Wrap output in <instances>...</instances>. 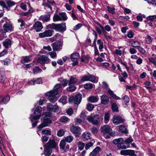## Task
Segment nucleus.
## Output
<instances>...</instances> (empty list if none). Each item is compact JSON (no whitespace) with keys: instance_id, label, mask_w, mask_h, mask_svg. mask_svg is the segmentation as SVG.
<instances>
[{"instance_id":"obj_1","label":"nucleus","mask_w":156,"mask_h":156,"mask_svg":"<svg viewBox=\"0 0 156 156\" xmlns=\"http://www.w3.org/2000/svg\"><path fill=\"white\" fill-rule=\"evenodd\" d=\"M41 107L38 106L35 109L34 113L30 115V119L32 122V125L33 127H34L37 125L38 122V120L41 116Z\"/></svg>"},{"instance_id":"obj_2","label":"nucleus","mask_w":156,"mask_h":156,"mask_svg":"<svg viewBox=\"0 0 156 156\" xmlns=\"http://www.w3.org/2000/svg\"><path fill=\"white\" fill-rule=\"evenodd\" d=\"M101 134L106 139L110 138L115 134V132L112 131L110 127L108 125H104L101 128Z\"/></svg>"},{"instance_id":"obj_3","label":"nucleus","mask_w":156,"mask_h":156,"mask_svg":"<svg viewBox=\"0 0 156 156\" xmlns=\"http://www.w3.org/2000/svg\"><path fill=\"white\" fill-rule=\"evenodd\" d=\"M50 27L56 31L62 32L65 31L66 29L65 23L55 24L52 23L50 24Z\"/></svg>"},{"instance_id":"obj_4","label":"nucleus","mask_w":156,"mask_h":156,"mask_svg":"<svg viewBox=\"0 0 156 156\" xmlns=\"http://www.w3.org/2000/svg\"><path fill=\"white\" fill-rule=\"evenodd\" d=\"M5 23L3 26V30L5 33L11 32L13 31L14 27L11 22L6 18L4 19Z\"/></svg>"},{"instance_id":"obj_5","label":"nucleus","mask_w":156,"mask_h":156,"mask_svg":"<svg viewBox=\"0 0 156 156\" xmlns=\"http://www.w3.org/2000/svg\"><path fill=\"white\" fill-rule=\"evenodd\" d=\"M81 95L80 94H76L75 97H71L69 98V103L73 102L75 104L78 105L81 102Z\"/></svg>"},{"instance_id":"obj_6","label":"nucleus","mask_w":156,"mask_h":156,"mask_svg":"<svg viewBox=\"0 0 156 156\" xmlns=\"http://www.w3.org/2000/svg\"><path fill=\"white\" fill-rule=\"evenodd\" d=\"M41 119L42 120V122L38 127V131H41L42 128L44 127L48 126L49 124L51 123V121L48 118H44V117H43Z\"/></svg>"},{"instance_id":"obj_7","label":"nucleus","mask_w":156,"mask_h":156,"mask_svg":"<svg viewBox=\"0 0 156 156\" xmlns=\"http://www.w3.org/2000/svg\"><path fill=\"white\" fill-rule=\"evenodd\" d=\"M57 92H53L51 91H49L45 94L46 96L48 97V99L52 103L55 102L57 100L55 96L57 95Z\"/></svg>"},{"instance_id":"obj_8","label":"nucleus","mask_w":156,"mask_h":156,"mask_svg":"<svg viewBox=\"0 0 156 156\" xmlns=\"http://www.w3.org/2000/svg\"><path fill=\"white\" fill-rule=\"evenodd\" d=\"M99 119V116L98 115H96L93 116L89 115L87 118V120L93 125H97L98 124Z\"/></svg>"},{"instance_id":"obj_9","label":"nucleus","mask_w":156,"mask_h":156,"mask_svg":"<svg viewBox=\"0 0 156 156\" xmlns=\"http://www.w3.org/2000/svg\"><path fill=\"white\" fill-rule=\"evenodd\" d=\"M50 59L45 55H42L37 59V62L41 64H47L49 63Z\"/></svg>"},{"instance_id":"obj_10","label":"nucleus","mask_w":156,"mask_h":156,"mask_svg":"<svg viewBox=\"0 0 156 156\" xmlns=\"http://www.w3.org/2000/svg\"><path fill=\"white\" fill-rule=\"evenodd\" d=\"M56 146V144L54 140H49L44 146L45 149H48L52 148H55Z\"/></svg>"},{"instance_id":"obj_11","label":"nucleus","mask_w":156,"mask_h":156,"mask_svg":"<svg viewBox=\"0 0 156 156\" xmlns=\"http://www.w3.org/2000/svg\"><path fill=\"white\" fill-rule=\"evenodd\" d=\"M47 110L54 112H56L59 111V107L58 105H52L50 103L47 104Z\"/></svg>"},{"instance_id":"obj_12","label":"nucleus","mask_w":156,"mask_h":156,"mask_svg":"<svg viewBox=\"0 0 156 156\" xmlns=\"http://www.w3.org/2000/svg\"><path fill=\"white\" fill-rule=\"evenodd\" d=\"M112 120L113 122L116 124L123 123L125 122L124 120L121 117L117 115L113 116Z\"/></svg>"},{"instance_id":"obj_13","label":"nucleus","mask_w":156,"mask_h":156,"mask_svg":"<svg viewBox=\"0 0 156 156\" xmlns=\"http://www.w3.org/2000/svg\"><path fill=\"white\" fill-rule=\"evenodd\" d=\"M43 28V26L41 23L38 21L36 22L32 27L33 29L37 32L40 31Z\"/></svg>"},{"instance_id":"obj_14","label":"nucleus","mask_w":156,"mask_h":156,"mask_svg":"<svg viewBox=\"0 0 156 156\" xmlns=\"http://www.w3.org/2000/svg\"><path fill=\"white\" fill-rule=\"evenodd\" d=\"M120 154L122 155H128L130 156H136L135 154L134 151L132 150H123L120 151Z\"/></svg>"},{"instance_id":"obj_15","label":"nucleus","mask_w":156,"mask_h":156,"mask_svg":"<svg viewBox=\"0 0 156 156\" xmlns=\"http://www.w3.org/2000/svg\"><path fill=\"white\" fill-rule=\"evenodd\" d=\"M60 148L64 152L68 151L69 149V146L68 145H66V143L64 140H61L59 144Z\"/></svg>"},{"instance_id":"obj_16","label":"nucleus","mask_w":156,"mask_h":156,"mask_svg":"<svg viewBox=\"0 0 156 156\" xmlns=\"http://www.w3.org/2000/svg\"><path fill=\"white\" fill-rule=\"evenodd\" d=\"M52 31L50 30H46L43 33H39V36L41 38L50 37L52 35Z\"/></svg>"},{"instance_id":"obj_17","label":"nucleus","mask_w":156,"mask_h":156,"mask_svg":"<svg viewBox=\"0 0 156 156\" xmlns=\"http://www.w3.org/2000/svg\"><path fill=\"white\" fill-rule=\"evenodd\" d=\"M54 51H59L62 49V45L60 42L57 41L52 44Z\"/></svg>"},{"instance_id":"obj_18","label":"nucleus","mask_w":156,"mask_h":156,"mask_svg":"<svg viewBox=\"0 0 156 156\" xmlns=\"http://www.w3.org/2000/svg\"><path fill=\"white\" fill-rule=\"evenodd\" d=\"M71 131L74 134L80 133L81 132V129L79 126H73L70 128Z\"/></svg>"},{"instance_id":"obj_19","label":"nucleus","mask_w":156,"mask_h":156,"mask_svg":"<svg viewBox=\"0 0 156 156\" xmlns=\"http://www.w3.org/2000/svg\"><path fill=\"white\" fill-rule=\"evenodd\" d=\"M62 88L61 87V86L60 84H56L54 87V90H51L53 92H57V94L58 93H61L62 91Z\"/></svg>"},{"instance_id":"obj_20","label":"nucleus","mask_w":156,"mask_h":156,"mask_svg":"<svg viewBox=\"0 0 156 156\" xmlns=\"http://www.w3.org/2000/svg\"><path fill=\"white\" fill-rule=\"evenodd\" d=\"M101 103L104 105H106L109 102V98L107 96L104 94L101 97Z\"/></svg>"},{"instance_id":"obj_21","label":"nucleus","mask_w":156,"mask_h":156,"mask_svg":"<svg viewBox=\"0 0 156 156\" xmlns=\"http://www.w3.org/2000/svg\"><path fill=\"white\" fill-rule=\"evenodd\" d=\"M78 79L76 77L71 76L69 80V85H74L78 82Z\"/></svg>"},{"instance_id":"obj_22","label":"nucleus","mask_w":156,"mask_h":156,"mask_svg":"<svg viewBox=\"0 0 156 156\" xmlns=\"http://www.w3.org/2000/svg\"><path fill=\"white\" fill-rule=\"evenodd\" d=\"M10 100V97L9 96H6L5 97L0 96V103L6 104Z\"/></svg>"},{"instance_id":"obj_23","label":"nucleus","mask_w":156,"mask_h":156,"mask_svg":"<svg viewBox=\"0 0 156 156\" xmlns=\"http://www.w3.org/2000/svg\"><path fill=\"white\" fill-rule=\"evenodd\" d=\"M91 134L89 132H84L83 133L82 138L84 140H87L91 138Z\"/></svg>"},{"instance_id":"obj_24","label":"nucleus","mask_w":156,"mask_h":156,"mask_svg":"<svg viewBox=\"0 0 156 156\" xmlns=\"http://www.w3.org/2000/svg\"><path fill=\"white\" fill-rule=\"evenodd\" d=\"M123 101L122 102L123 105L124 107H127L129 104V98L127 95H125L123 98Z\"/></svg>"},{"instance_id":"obj_25","label":"nucleus","mask_w":156,"mask_h":156,"mask_svg":"<svg viewBox=\"0 0 156 156\" xmlns=\"http://www.w3.org/2000/svg\"><path fill=\"white\" fill-rule=\"evenodd\" d=\"M31 57L30 55L26 56L23 57L21 59V62L22 63H24L26 62H29L31 61Z\"/></svg>"},{"instance_id":"obj_26","label":"nucleus","mask_w":156,"mask_h":156,"mask_svg":"<svg viewBox=\"0 0 156 156\" xmlns=\"http://www.w3.org/2000/svg\"><path fill=\"white\" fill-rule=\"evenodd\" d=\"M80 58V55L78 53H75L72 54L70 58L73 61H77Z\"/></svg>"},{"instance_id":"obj_27","label":"nucleus","mask_w":156,"mask_h":156,"mask_svg":"<svg viewBox=\"0 0 156 156\" xmlns=\"http://www.w3.org/2000/svg\"><path fill=\"white\" fill-rule=\"evenodd\" d=\"M3 44L6 48H9L11 47V41L10 39H6L3 42Z\"/></svg>"},{"instance_id":"obj_28","label":"nucleus","mask_w":156,"mask_h":156,"mask_svg":"<svg viewBox=\"0 0 156 156\" xmlns=\"http://www.w3.org/2000/svg\"><path fill=\"white\" fill-rule=\"evenodd\" d=\"M50 16L49 14L42 15L39 18V19L44 22H46L49 20Z\"/></svg>"},{"instance_id":"obj_29","label":"nucleus","mask_w":156,"mask_h":156,"mask_svg":"<svg viewBox=\"0 0 156 156\" xmlns=\"http://www.w3.org/2000/svg\"><path fill=\"white\" fill-rule=\"evenodd\" d=\"M90 81L97 83L98 81V78L92 75H89Z\"/></svg>"},{"instance_id":"obj_30","label":"nucleus","mask_w":156,"mask_h":156,"mask_svg":"<svg viewBox=\"0 0 156 156\" xmlns=\"http://www.w3.org/2000/svg\"><path fill=\"white\" fill-rule=\"evenodd\" d=\"M88 100L90 102L95 103L97 102L99 100V97L98 96H92L88 98Z\"/></svg>"},{"instance_id":"obj_31","label":"nucleus","mask_w":156,"mask_h":156,"mask_svg":"<svg viewBox=\"0 0 156 156\" xmlns=\"http://www.w3.org/2000/svg\"><path fill=\"white\" fill-rule=\"evenodd\" d=\"M97 44L99 45V49L100 51H102V49L104 48L103 43L101 39H98L97 41Z\"/></svg>"},{"instance_id":"obj_32","label":"nucleus","mask_w":156,"mask_h":156,"mask_svg":"<svg viewBox=\"0 0 156 156\" xmlns=\"http://www.w3.org/2000/svg\"><path fill=\"white\" fill-rule=\"evenodd\" d=\"M100 149L101 148L100 147H97L92 152L90 153L89 155L94 156L99 152Z\"/></svg>"},{"instance_id":"obj_33","label":"nucleus","mask_w":156,"mask_h":156,"mask_svg":"<svg viewBox=\"0 0 156 156\" xmlns=\"http://www.w3.org/2000/svg\"><path fill=\"white\" fill-rule=\"evenodd\" d=\"M58 14L61 21L66 20L68 18L65 13L61 12L59 13Z\"/></svg>"},{"instance_id":"obj_34","label":"nucleus","mask_w":156,"mask_h":156,"mask_svg":"<svg viewBox=\"0 0 156 156\" xmlns=\"http://www.w3.org/2000/svg\"><path fill=\"white\" fill-rule=\"evenodd\" d=\"M124 140L123 138H122L116 139L113 140L112 141V143L114 144H117L118 145L121 142H123Z\"/></svg>"},{"instance_id":"obj_35","label":"nucleus","mask_w":156,"mask_h":156,"mask_svg":"<svg viewBox=\"0 0 156 156\" xmlns=\"http://www.w3.org/2000/svg\"><path fill=\"white\" fill-rule=\"evenodd\" d=\"M5 74L3 72H0V83H4L5 81Z\"/></svg>"},{"instance_id":"obj_36","label":"nucleus","mask_w":156,"mask_h":156,"mask_svg":"<svg viewBox=\"0 0 156 156\" xmlns=\"http://www.w3.org/2000/svg\"><path fill=\"white\" fill-rule=\"evenodd\" d=\"M73 137L72 136L69 135L66 137H65L64 139L62 140H64L65 142H66L70 143L73 140Z\"/></svg>"},{"instance_id":"obj_37","label":"nucleus","mask_w":156,"mask_h":156,"mask_svg":"<svg viewBox=\"0 0 156 156\" xmlns=\"http://www.w3.org/2000/svg\"><path fill=\"white\" fill-rule=\"evenodd\" d=\"M125 50L124 49H123L122 50L118 49H116L114 51V52L116 55L120 56L122 55H124L125 53Z\"/></svg>"},{"instance_id":"obj_38","label":"nucleus","mask_w":156,"mask_h":156,"mask_svg":"<svg viewBox=\"0 0 156 156\" xmlns=\"http://www.w3.org/2000/svg\"><path fill=\"white\" fill-rule=\"evenodd\" d=\"M120 131L124 133H128V131L124 125H120L119 126Z\"/></svg>"},{"instance_id":"obj_39","label":"nucleus","mask_w":156,"mask_h":156,"mask_svg":"<svg viewBox=\"0 0 156 156\" xmlns=\"http://www.w3.org/2000/svg\"><path fill=\"white\" fill-rule=\"evenodd\" d=\"M93 84L89 83L85 84L84 86V88L87 90H90L92 89L93 87Z\"/></svg>"},{"instance_id":"obj_40","label":"nucleus","mask_w":156,"mask_h":156,"mask_svg":"<svg viewBox=\"0 0 156 156\" xmlns=\"http://www.w3.org/2000/svg\"><path fill=\"white\" fill-rule=\"evenodd\" d=\"M117 147L119 149H125L128 147V145H125L123 142H121L117 145Z\"/></svg>"},{"instance_id":"obj_41","label":"nucleus","mask_w":156,"mask_h":156,"mask_svg":"<svg viewBox=\"0 0 156 156\" xmlns=\"http://www.w3.org/2000/svg\"><path fill=\"white\" fill-rule=\"evenodd\" d=\"M107 9V10L110 13L112 14H114L115 13V9L114 7H111L109 6H106Z\"/></svg>"},{"instance_id":"obj_42","label":"nucleus","mask_w":156,"mask_h":156,"mask_svg":"<svg viewBox=\"0 0 156 156\" xmlns=\"http://www.w3.org/2000/svg\"><path fill=\"white\" fill-rule=\"evenodd\" d=\"M69 86L67 88V90L69 92H73L76 89V87L73 85H69Z\"/></svg>"},{"instance_id":"obj_43","label":"nucleus","mask_w":156,"mask_h":156,"mask_svg":"<svg viewBox=\"0 0 156 156\" xmlns=\"http://www.w3.org/2000/svg\"><path fill=\"white\" fill-rule=\"evenodd\" d=\"M5 1L7 5V6L11 7L14 5H15V3L12 1L11 0H5Z\"/></svg>"},{"instance_id":"obj_44","label":"nucleus","mask_w":156,"mask_h":156,"mask_svg":"<svg viewBox=\"0 0 156 156\" xmlns=\"http://www.w3.org/2000/svg\"><path fill=\"white\" fill-rule=\"evenodd\" d=\"M53 21L54 22L58 21H61L59 14L56 13H55L54 14V15L53 18Z\"/></svg>"},{"instance_id":"obj_45","label":"nucleus","mask_w":156,"mask_h":156,"mask_svg":"<svg viewBox=\"0 0 156 156\" xmlns=\"http://www.w3.org/2000/svg\"><path fill=\"white\" fill-rule=\"evenodd\" d=\"M67 97L63 96L60 99L59 101L63 104H65L67 103Z\"/></svg>"},{"instance_id":"obj_46","label":"nucleus","mask_w":156,"mask_h":156,"mask_svg":"<svg viewBox=\"0 0 156 156\" xmlns=\"http://www.w3.org/2000/svg\"><path fill=\"white\" fill-rule=\"evenodd\" d=\"M131 44L132 46L136 47L137 48L141 45L140 43L138 41H133L132 43Z\"/></svg>"},{"instance_id":"obj_47","label":"nucleus","mask_w":156,"mask_h":156,"mask_svg":"<svg viewBox=\"0 0 156 156\" xmlns=\"http://www.w3.org/2000/svg\"><path fill=\"white\" fill-rule=\"evenodd\" d=\"M69 119L67 117L63 116L60 118L59 121L62 122H66L68 121H69Z\"/></svg>"},{"instance_id":"obj_48","label":"nucleus","mask_w":156,"mask_h":156,"mask_svg":"<svg viewBox=\"0 0 156 156\" xmlns=\"http://www.w3.org/2000/svg\"><path fill=\"white\" fill-rule=\"evenodd\" d=\"M89 75H88L84 76L81 77L80 81L83 82L85 81H90Z\"/></svg>"},{"instance_id":"obj_49","label":"nucleus","mask_w":156,"mask_h":156,"mask_svg":"<svg viewBox=\"0 0 156 156\" xmlns=\"http://www.w3.org/2000/svg\"><path fill=\"white\" fill-rule=\"evenodd\" d=\"M152 40L153 38L149 35H147V37L145 38V41L147 44H150L151 43Z\"/></svg>"},{"instance_id":"obj_50","label":"nucleus","mask_w":156,"mask_h":156,"mask_svg":"<svg viewBox=\"0 0 156 156\" xmlns=\"http://www.w3.org/2000/svg\"><path fill=\"white\" fill-rule=\"evenodd\" d=\"M133 141V139L131 137H129L128 139L125 140L124 142L126 145L128 146L129 145L130 143L132 142Z\"/></svg>"},{"instance_id":"obj_51","label":"nucleus","mask_w":156,"mask_h":156,"mask_svg":"<svg viewBox=\"0 0 156 156\" xmlns=\"http://www.w3.org/2000/svg\"><path fill=\"white\" fill-rule=\"evenodd\" d=\"M84 144L82 142L80 141L78 143V147L80 151L83 150L84 147Z\"/></svg>"},{"instance_id":"obj_52","label":"nucleus","mask_w":156,"mask_h":156,"mask_svg":"<svg viewBox=\"0 0 156 156\" xmlns=\"http://www.w3.org/2000/svg\"><path fill=\"white\" fill-rule=\"evenodd\" d=\"M0 5L2 7L3 9H8V6H7L5 2L3 1H0Z\"/></svg>"},{"instance_id":"obj_53","label":"nucleus","mask_w":156,"mask_h":156,"mask_svg":"<svg viewBox=\"0 0 156 156\" xmlns=\"http://www.w3.org/2000/svg\"><path fill=\"white\" fill-rule=\"evenodd\" d=\"M112 108L113 111L117 112L118 110V108L117 105L115 103H113L112 106Z\"/></svg>"},{"instance_id":"obj_54","label":"nucleus","mask_w":156,"mask_h":156,"mask_svg":"<svg viewBox=\"0 0 156 156\" xmlns=\"http://www.w3.org/2000/svg\"><path fill=\"white\" fill-rule=\"evenodd\" d=\"M109 119V114L108 113H107L105 114L104 119L105 123L108 122Z\"/></svg>"},{"instance_id":"obj_55","label":"nucleus","mask_w":156,"mask_h":156,"mask_svg":"<svg viewBox=\"0 0 156 156\" xmlns=\"http://www.w3.org/2000/svg\"><path fill=\"white\" fill-rule=\"evenodd\" d=\"M89 59L88 57L83 56L81 57V62H87Z\"/></svg>"},{"instance_id":"obj_56","label":"nucleus","mask_w":156,"mask_h":156,"mask_svg":"<svg viewBox=\"0 0 156 156\" xmlns=\"http://www.w3.org/2000/svg\"><path fill=\"white\" fill-rule=\"evenodd\" d=\"M52 153V151L51 150L46 149L44 150V154L45 156H50Z\"/></svg>"},{"instance_id":"obj_57","label":"nucleus","mask_w":156,"mask_h":156,"mask_svg":"<svg viewBox=\"0 0 156 156\" xmlns=\"http://www.w3.org/2000/svg\"><path fill=\"white\" fill-rule=\"evenodd\" d=\"M64 134V131L63 129H60L58 131L57 135L60 137L63 136Z\"/></svg>"},{"instance_id":"obj_58","label":"nucleus","mask_w":156,"mask_h":156,"mask_svg":"<svg viewBox=\"0 0 156 156\" xmlns=\"http://www.w3.org/2000/svg\"><path fill=\"white\" fill-rule=\"evenodd\" d=\"M47 101V100L45 99L44 98H41L39 101L38 104L41 105H42L46 103Z\"/></svg>"},{"instance_id":"obj_59","label":"nucleus","mask_w":156,"mask_h":156,"mask_svg":"<svg viewBox=\"0 0 156 156\" xmlns=\"http://www.w3.org/2000/svg\"><path fill=\"white\" fill-rule=\"evenodd\" d=\"M87 110L89 111H92L94 108V106L93 105L88 103L87 105Z\"/></svg>"},{"instance_id":"obj_60","label":"nucleus","mask_w":156,"mask_h":156,"mask_svg":"<svg viewBox=\"0 0 156 156\" xmlns=\"http://www.w3.org/2000/svg\"><path fill=\"white\" fill-rule=\"evenodd\" d=\"M34 81L35 85L36 84H39L42 83V80L40 78H38L36 79H34Z\"/></svg>"},{"instance_id":"obj_61","label":"nucleus","mask_w":156,"mask_h":156,"mask_svg":"<svg viewBox=\"0 0 156 156\" xmlns=\"http://www.w3.org/2000/svg\"><path fill=\"white\" fill-rule=\"evenodd\" d=\"M33 73H40L41 72V69H40L38 67H36L33 69Z\"/></svg>"},{"instance_id":"obj_62","label":"nucleus","mask_w":156,"mask_h":156,"mask_svg":"<svg viewBox=\"0 0 156 156\" xmlns=\"http://www.w3.org/2000/svg\"><path fill=\"white\" fill-rule=\"evenodd\" d=\"M149 62L153 64L156 66V61L154 58H148Z\"/></svg>"},{"instance_id":"obj_63","label":"nucleus","mask_w":156,"mask_h":156,"mask_svg":"<svg viewBox=\"0 0 156 156\" xmlns=\"http://www.w3.org/2000/svg\"><path fill=\"white\" fill-rule=\"evenodd\" d=\"M69 13L71 14V16L73 20H75L77 19V17L76 16L73 11H72L71 12H69Z\"/></svg>"},{"instance_id":"obj_64","label":"nucleus","mask_w":156,"mask_h":156,"mask_svg":"<svg viewBox=\"0 0 156 156\" xmlns=\"http://www.w3.org/2000/svg\"><path fill=\"white\" fill-rule=\"evenodd\" d=\"M48 54L50 56L51 58H54L57 56V54L54 51L49 52Z\"/></svg>"}]
</instances>
